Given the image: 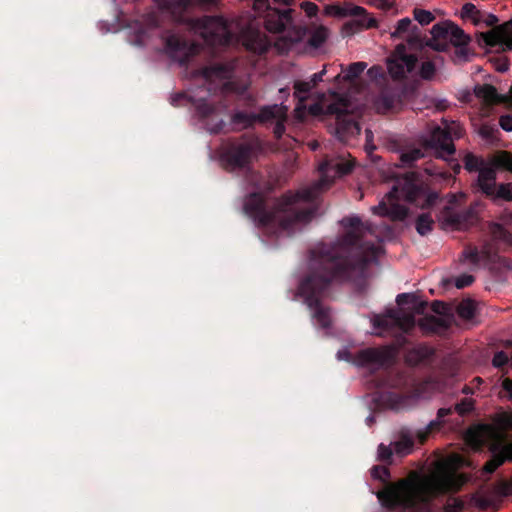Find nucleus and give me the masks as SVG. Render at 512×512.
<instances>
[{
  "mask_svg": "<svg viewBox=\"0 0 512 512\" xmlns=\"http://www.w3.org/2000/svg\"><path fill=\"white\" fill-rule=\"evenodd\" d=\"M491 235L494 240L501 241L504 243H510L512 241L511 233L505 229L501 224L493 223L491 226Z\"/></svg>",
  "mask_w": 512,
  "mask_h": 512,
  "instance_id": "obj_35",
  "label": "nucleus"
},
{
  "mask_svg": "<svg viewBox=\"0 0 512 512\" xmlns=\"http://www.w3.org/2000/svg\"><path fill=\"white\" fill-rule=\"evenodd\" d=\"M466 478L456 472H435L415 481H402L377 493L382 506L409 512H431L432 501L440 495L459 492Z\"/></svg>",
  "mask_w": 512,
  "mask_h": 512,
  "instance_id": "obj_2",
  "label": "nucleus"
},
{
  "mask_svg": "<svg viewBox=\"0 0 512 512\" xmlns=\"http://www.w3.org/2000/svg\"><path fill=\"white\" fill-rule=\"evenodd\" d=\"M434 221L429 213L420 214L416 219L415 228L416 231L421 235L425 236L430 233L433 229Z\"/></svg>",
  "mask_w": 512,
  "mask_h": 512,
  "instance_id": "obj_31",
  "label": "nucleus"
},
{
  "mask_svg": "<svg viewBox=\"0 0 512 512\" xmlns=\"http://www.w3.org/2000/svg\"><path fill=\"white\" fill-rule=\"evenodd\" d=\"M474 280H475L474 276H472L470 274H462L456 278L455 286L458 289H462V288L470 286L474 282Z\"/></svg>",
  "mask_w": 512,
  "mask_h": 512,
  "instance_id": "obj_49",
  "label": "nucleus"
},
{
  "mask_svg": "<svg viewBox=\"0 0 512 512\" xmlns=\"http://www.w3.org/2000/svg\"><path fill=\"white\" fill-rule=\"evenodd\" d=\"M414 445V440L410 437H402V439L395 443V450L399 454H407L410 452Z\"/></svg>",
  "mask_w": 512,
  "mask_h": 512,
  "instance_id": "obj_43",
  "label": "nucleus"
},
{
  "mask_svg": "<svg viewBox=\"0 0 512 512\" xmlns=\"http://www.w3.org/2000/svg\"><path fill=\"white\" fill-rule=\"evenodd\" d=\"M367 64L365 62H354L351 63L345 70L343 79L345 81H353L358 78L365 70Z\"/></svg>",
  "mask_w": 512,
  "mask_h": 512,
  "instance_id": "obj_34",
  "label": "nucleus"
},
{
  "mask_svg": "<svg viewBox=\"0 0 512 512\" xmlns=\"http://www.w3.org/2000/svg\"><path fill=\"white\" fill-rule=\"evenodd\" d=\"M463 134V127L453 123L452 126L446 128L435 126L430 131L429 135L424 138L423 148L426 151L432 150L434 157L446 161L447 166L453 171L452 174L433 162L427 163L424 167V172L432 177L434 181L443 185H449L455 181V175L460 173L461 165L458 160L453 157L456 152L453 138L459 139Z\"/></svg>",
  "mask_w": 512,
  "mask_h": 512,
  "instance_id": "obj_6",
  "label": "nucleus"
},
{
  "mask_svg": "<svg viewBox=\"0 0 512 512\" xmlns=\"http://www.w3.org/2000/svg\"><path fill=\"white\" fill-rule=\"evenodd\" d=\"M196 112L204 121L206 129L212 134L226 133L227 124L219 115L218 107L207 101H200L196 105Z\"/></svg>",
  "mask_w": 512,
  "mask_h": 512,
  "instance_id": "obj_16",
  "label": "nucleus"
},
{
  "mask_svg": "<svg viewBox=\"0 0 512 512\" xmlns=\"http://www.w3.org/2000/svg\"><path fill=\"white\" fill-rule=\"evenodd\" d=\"M492 160H493V158L490 160V165L486 166L484 160L481 157H478V156L474 155L473 153L468 152V153H466V155L464 157V168L468 172L478 171L479 174L481 173L482 170L487 169V168H494L495 171L497 169H502L501 167H496L493 164Z\"/></svg>",
  "mask_w": 512,
  "mask_h": 512,
  "instance_id": "obj_27",
  "label": "nucleus"
},
{
  "mask_svg": "<svg viewBox=\"0 0 512 512\" xmlns=\"http://www.w3.org/2000/svg\"><path fill=\"white\" fill-rule=\"evenodd\" d=\"M393 360V354L388 348H366L360 350L356 362L363 367L374 369L387 368ZM376 386L383 389L379 395L380 402L391 410H404L422 394V387L417 379L404 371L385 369L375 378Z\"/></svg>",
  "mask_w": 512,
  "mask_h": 512,
  "instance_id": "obj_4",
  "label": "nucleus"
},
{
  "mask_svg": "<svg viewBox=\"0 0 512 512\" xmlns=\"http://www.w3.org/2000/svg\"><path fill=\"white\" fill-rule=\"evenodd\" d=\"M468 44L456 45L454 47V59L466 60L468 56Z\"/></svg>",
  "mask_w": 512,
  "mask_h": 512,
  "instance_id": "obj_50",
  "label": "nucleus"
},
{
  "mask_svg": "<svg viewBox=\"0 0 512 512\" xmlns=\"http://www.w3.org/2000/svg\"><path fill=\"white\" fill-rule=\"evenodd\" d=\"M301 8L305 11L308 17H313L318 12V6L315 3L309 1L303 2L301 4Z\"/></svg>",
  "mask_w": 512,
  "mask_h": 512,
  "instance_id": "obj_51",
  "label": "nucleus"
},
{
  "mask_svg": "<svg viewBox=\"0 0 512 512\" xmlns=\"http://www.w3.org/2000/svg\"><path fill=\"white\" fill-rule=\"evenodd\" d=\"M270 107H276L277 111L274 116L268 121H275L273 128V134L276 139H280L285 133V122L287 121V107L283 105H271Z\"/></svg>",
  "mask_w": 512,
  "mask_h": 512,
  "instance_id": "obj_25",
  "label": "nucleus"
},
{
  "mask_svg": "<svg viewBox=\"0 0 512 512\" xmlns=\"http://www.w3.org/2000/svg\"><path fill=\"white\" fill-rule=\"evenodd\" d=\"M424 157L421 148H413L400 154V161L405 166H412L414 162Z\"/></svg>",
  "mask_w": 512,
  "mask_h": 512,
  "instance_id": "obj_33",
  "label": "nucleus"
},
{
  "mask_svg": "<svg viewBox=\"0 0 512 512\" xmlns=\"http://www.w3.org/2000/svg\"><path fill=\"white\" fill-rule=\"evenodd\" d=\"M493 164L512 172V154L508 151H500L493 156Z\"/></svg>",
  "mask_w": 512,
  "mask_h": 512,
  "instance_id": "obj_32",
  "label": "nucleus"
},
{
  "mask_svg": "<svg viewBox=\"0 0 512 512\" xmlns=\"http://www.w3.org/2000/svg\"><path fill=\"white\" fill-rule=\"evenodd\" d=\"M474 402L470 398H464L455 405V410L459 415H465L473 409Z\"/></svg>",
  "mask_w": 512,
  "mask_h": 512,
  "instance_id": "obj_47",
  "label": "nucleus"
},
{
  "mask_svg": "<svg viewBox=\"0 0 512 512\" xmlns=\"http://www.w3.org/2000/svg\"><path fill=\"white\" fill-rule=\"evenodd\" d=\"M497 173L494 168H487L478 175L474 186L494 203L512 202V183H496Z\"/></svg>",
  "mask_w": 512,
  "mask_h": 512,
  "instance_id": "obj_10",
  "label": "nucleus"
},
{
  "mask_svg": "<svg viewBox=\"0 0 512 512\" xmlns=\"http://www.w3.org/2000/svg\"><path fill=\"white\" fill-rule=\"evenodd\" d=\"M512 37V19L499 26V32H489L485 36V42L489 46H495L502 38Z\"/></svg>",
  "mask_w": 512,
  "mask_h": 512,
  "instance_id": "obj_29",
  "label": "nucleus"
},
{
  "mask_svg": "<svg viewBox=\"0 0 512 512\" xmlns=\"http://www.w3.org/2000/svg\"><path fill=\"white\" fill-rule=\"evenodd\" d=\"M458 315L465 319L471 320L475 316V304L471 300L462 301L457 308Z\"/></svg>",
  "mask_w": 512,
  "mask_h": 512,
  "instance_id": "obj_36",
  "label": "nucleus"
},
{
  "mask_svg": "<svg viewBox=\"0 0 512 512\" xmlns=\"http://www.w3.org/2000/svg\"><path fill=\"white\" fill-rule=\"evenodd\" d=\"M413 300H415V296L409 293H401L396 297V302L398 305L412 303Z\"/></svg>",
  "mask_w": 512,
  "mask_h": 512,
  "instance_id": "obj_55",
  "label": "nucleus"
},
{
  "mask_svg": "<svg viewBox=\"0 0 512 512\" xmlns=\"http://www.w3.org/2000/svg\"><path fill=\"white\" fill-rule=\"evenodd\" d=\"M325 185V180L322 179L295 194L287 193L278 199L272 207L268 206L263 194L251 193L244 202V212L258 227L291 229L296 224L311 221L316 208H300L298 204L313 202Z\"/></svg>",
  "mask_w": 512,
  "mask_h": 512,
  "instance_id": "obj_3",
  "label": "nucleus"
},
{
  "mask_svg": "<svg viewBox=\"0 0 512 512\" xmlns=\"http://www.w3.org/2000/svg\"><path fill=\"white\" fill-rule=\"evenodd\" d=\"M277 111L276 107H262L258 114L246 113L238 111L231 117V125L233 130H241L253 126L255 122L265 123L274 116Z\"/></svg>",
  "mask_w": 512,
  "mask_h": 512,
  "instance_id": "obj_18",
  "label": "nucleus"
},
{
  "mask_svg": "<svg viewBox=\"0 0 512 512\" xmlns=\"http://www.w3.org/2000/svg\"><path fill=\"white\" fill-rule=\"evenodd\" d=\"M393 452L389 446L380 444L378 446V460L382 462L391 463Z\"/></svg>",
  "mask_w": 512,
  "mask_h": 512,
  "instance_id": "obj_48",
  "label": "nucleus"
},
{
  "mask_svg": "<svg viewBox=\"0 0 512 512\" xmlns=\"http://www.w3.org/2000/svg\"><path fill=\"white\" fill-rule=\"evenodd\" d=\"M371 476L374 479L386 482L390 476L389 469L386 466H373L371 469Z\"/></svg>",
  "mask_w": 512,
  "mask_h": 512,
  "instance_id": "obj_45",
  "label": "nucleus"
},
{
  "mask_svg": "<svg viewBox=\"0 0 512 512\" xmlns=\"http://www.w3.org/2000/svg\"><path fill=\"white\" fill-rule=\"evenodd\" d=\"M389 204L384 200L372 207V212L379 216L389 217L393 221H402L408 216V208L398 203L405 200L426 209L432 207L439 198L437 192H428L419 172L409 171L395 179L392 189L386 195Z\"/></svg>",
  "mask_w": 512,
  "mask_h": 512,
  "instance_id": "obj_5",
  "label": "nucleus"
},
{
  "mask_svg": "<svg viewBox=\"0 0 512 512\" xmlns=\"http://www.w3.org/2000/svg\"><path fill=\"white\" fill-rule=\"evenodd\" d=\"M411 25H412V21L410 20V18L405 17V18L400 19L397 22V26H396L395 30L392 32L391 36L393 38H400L404 33H406L409 30Z\"/></svg>",
  "mask_w": 512,
  "mask_h": 512,
  "instance_id": "obj_42",
  "label": "nucleus"
},
{
  "mask_svg": "<svg viewBox=\"0 0 512 512\" xmlns=\"http://www.w3.org/2000/svg\"><path fill=\"white\" fill-rule=\"evenodd\" d=\"M260 150L261 144L257 138L242 136L227 143L221 159L227 169H247Z\"/></svg>",
  "mask_w": 512,
  "mask_h": 512,
  "instance_id": "obj_9",
  "label": "nucleus"
},
{
  "mask_svg": "<svg viewBox=\"0 0 512 512\" xmlns=\"http://www.w3.org/2000/svg\"><path fill=\"white\" fill-rule=\"evenodd\" d=\"M431 308H432L433 312H435L437 314H441L442 313L441 309L444 308V304H443V302H440V301H434L432 303Z\"/></svg>",
  "mask_w": 512,
  "mask_h": 512,
  "instance_id": "obj_59",
  "label": "nucleus"
},
{
  "mask_svg": "<svg viewBox=\"0 0 512 512\" xmlns=\"http://www.w3.org/2000/svg\"><path fill=\"white\" fill-rule=\"evenodd\" d=\"M336 173L339 176H344L352 172L354 164L351 161H338L334 164Z\"/></svg>",
  "mask_w": 512,
  "mask_h": 512,
  "instance_id": "obj_46",
  "label": "nucleus"
},
{
  "mask_svg": "<svg viewBox=\"0 0 512 512\" xmlns=\"http://www.w3.org/2000/svg\"><path fill=\"white\" fill-rule=\"evenodd\" d=\"M508 363L512 365V352L511 355L509 356L506 352L499 351L494 355L492 359L493 366L497 368L503 367Z\"/></svg>",
  "mask_w": 512,
  "mask_h": 512,
  "instance_id": "obj_44",
  "label": "nucleus"
},
{
  "mask_svg": "<svg viewBox=\"0 0 512 512\" xmlns=\"http://www.w3.org/2000/svg\"><path fill=\"white\" fill-rule=\"evenodd\" d=\"M162 7L171 12H183L186 11L193 4L202 6H215L218 0H161Z\"/></svg>",
  "mask_w": 512,
  "mask_h": 512,
  "instance_id": "obj_24",
  "label": "nucleus"
},
{
  "mask_svg": "<svg viewBox=\"0 0 512 512\" xmlns=\"http://www.w3.org/2000/svg\"><path fill=\"white\" fill-rule=\"evenodd\" d=\"M235 65L233 62L217 63L210 66H205L199 70L200 75L206 81H213L216 79L226 80L223 84V89L226 91L235 92L240 96L245 95L247 87L237 85L230 79L233 76Z\"/></svg>",
  "mask_w": 512,
  "mask_h": 512,
  "instance_id": "obj_13",
  "label": "nucleus"
},
{
  "mask_svg": "<svg viewBox=\"0 0 512 512\" xmlns=\"http://www.w3.org/2000/svg\"><path fill=\"white\" fill-rule=\"evenodd\" d=\"M327 113L336 117V131L341 137L360 134L359 123L351 113V103L345 97H339L327 106Z\"/></svg>",
  "mask_w": 512,
  "mask_h": 512,
  "instance_id": "obj_11",
  "label": "nucleus"
},
{
  "mask_svg": "<svg viewBox=\"0 0 512 512\" xmlns=\"http://www.w3.org/2000/svg\"><path fill=\"white\" fill-rule=\"evenodd\" d=\"M496 257L491 242L486 241L480 250L476 246L467 245L461 252L459 261L474 268H479L481 265L492 263Z\"/></svg>",
  "mask_w": 512,
  "mask_h": 512,
  "instance_id": "obj_15",
  "label": "nucleus"
},
{
  "mask_svg": "<svg viewBox=\"0 0 512 512\" xmlns=\"http://www.w3.org/2000/svg\"><path fill=\"white\" fill-rule=\"evenodd\" d=\"M416 324H418L421 331L426 334L442 333L450 327L449 321L434 315H426L416 322L413 313L406 312L402 309L399 311L389 310L387 314L377 315L373 320L375 328L387 330L392 325H395L405 333H409Z\"/></svg>",
  "mask_w": 512,
  "mask_h": 512,
  "instance_id": "obj_8",
  "label": "nucleus"
},
{
  "mask_svg": "<svg viewBox=\"0 0 512 512\" xmlns=\"http://www.w3.org/2000/svg\"><path fill=\"white\" fill-rule=\"evenodd\" d=\"M165 47L171 56L177 58L181 64L189 62L195 49L192 44L175 34L167 36L165 40Z\"/></svg>",
  "mask_w": 512,
  "mask_h": 512,
  "instance_id": "obj_20",
  "label": "nucleus"
},
{
  "mask_svg": "<svg viewBox=\"0 0 512 512\" xmlns=\"http://www.w3.org/2000/svg\"><path fill=\"white\" fill-rule=\"evenodd\" d=\"M413 303V306H412V312L414 315L417 314V315H421L424 313L426 307H427V302L426 301H418L417 298L415 297V300L412 301Z\"/></svg>",
  "mask_w": 512,
  "mask_h": 512,
  "instance_id": "obj_53",
  "label": "nucleus"
},
{
  "mask_svg": "<svg viewBox=\"0 0 512 512\" xmlns=\"http://www.w3.org/2000/svg\"><path fill=\"white\" fill-rule=\"evenodd\" d=\"M294 24L298 27H302V28L306 29V34L301 39V41L306 36H309L308 44L314 48H319L320 46H322L328 37V29L324 26L317 27L311 31L306 26L298 25L295 21H294ZM299 42H300V40H299ZM296 43H298V41Z\"/></svg>",
  "mask_w": 512,
  "mask_h": 512,
  "instance_id": "obj_26",
  "label": "nucleus"
},
{
  "mask_svg": "<svg viewBox=\"0 0 512 512\" xmlns=\"http://www.w3.org/2000/svg\"><path fill=\"white\" fill-rule=\"evenodd\" d=\"M470 41V38L464 33V31L455 25L453 22L451 23L450 27V33H449V47L456 46V45H462V44H468Z\"/></svg>",
  "mask_w": 512,
  "mask_h": 512,
  "instance_id": "obj_30",
  "label": "nucleus"
},
{
  "mask_svg": "<svg viewBox=\"0 0 512 512\" xmlns=\"http://www.w3.org/2000/svg\"><path fill=\"white\" fill-rule=\"evenodd\" d=\"M444 222L457 230H467L477 222V215L472 209L455 211L450 207H445L443 211Z\"/></svg>",
  "mask_w": 512,
  "mask_h": 512,
  "instance_id": "obj_19",
  "label": "nucleus"
},
{
  "mask_svg": "<svg viewBox=\"0 0 512 512\" xmlns=\"http://www.w3.org/2000/svg\"><path fill=\"white\" fill-rule=\"evenodd\" d=\"M398 102V97L389 91H383L376 99L375 106L379 113H387L394 109Z\"/></svg>",
  "mask_w": 512,
  "mask_h": 512,
  "instance_id": "obj_28",
  "label": "nucleus"
},
{
  "mask_svg": "<svg viewBox=\"0 0 512 512\" xmlns=\"http://www.w3.org/2000/svg\"><path fill=\"white\" fill-rule=\"evenodd\" d=\"M464 509V502L460 498L450 497L443 506L444 512H461Z\"/></svg>",
  "mask_w": 512,
  "mask_h": 512,
  "instance_id": "obj_41",
  "label": "nucleus"
},
{
  "mask_svg": "<svg viewBox=\"0 0 512 512\" xmlns=\"http://www.w3.org/2000/svg\"><path fill=\"white\" fill-rule=\"evenodd\" d=\"M474 500L476 505L483 510L488 509L493 504L492 499L487 496H476Z\"/></svg>",
  "mask_w": 512,
  "mask_h": 512,
  "instance_id": "obj_52",
  "label": "nucleus"
},
{
  "mask_svg": "<svg viewBox=\"0 0 512 512\" xmlns=\"http://www.w3.org/2000/svg\"><path fill=\"white\" fill-rule=\"evenodd\" d=\"M436 73L435 64L432 61H425L421 64L419 75L424 80H431Z\"/></svg>",
  "mask_w": 512,
  "mask_h": 512,
  "instance_id": "obj_40",
  "label": "nucleus"
},
{
  "mask_svg": "<svg viewBox=\"0 0 512 512\" xmlns=\"http://www.w3.org/2000/svg\"><path fill=\"white\" fill-rule=\"evenodd\" d=\"M334 14L339 17L354 16L353 19L343 25V32L346 35H353L363 29L377 27V20L371 17L365 8L357 5L348 4L346 6H334Z\"/></svg>",
  "mask_w": 512,
  "mask_h": 512,
  "instance_id": "obj_12",
  "label": "nucleus"
},
{
  "mask_svg": "<svg viewBox=\"0 0 512 512\" xmlns=\"http://www.w3.org/2000/svg\"><path fill=\"white\" fill-rule=\"evenodd\" d=\"M499 491H500L501 495H503V496H508V495L512 494V482L502 481L499 484Z\"/></svg>",
  "mask_w": 512,
  "mask_h": 512,
  "instance_id": "obj_56",
  "label": "nucleus"
},
{
  "mask_svg": "<svg viewBox=\"0 0 512 512\" xmlns=\"http://www.w3.org/2000/svg\"><path fill=\"white\" fill-rule=\"evenodd\" d=\"M474 93L477 98L483 99L488 105L504 104L506 106L512 105V93L510 95L499 94L497 89L490 84L477 85L474 88Z\"/></svg>",
  "mask_w": 512,
  "mask_h": 512,
  "instance_id": "obj_21",
  "label": "nucleus"
},
{
  "mask_svg": "<svg viewBox=\"0 0 512 512\" xmlns=\"http://www.w3.org/2000/svg\"><path fill=\"white\" fill-rule=\"evenodd\" d=\"M502 388L508 393L509 397L512 398V379L505 378L502 381Z\"/></svg>",
  "mask_w": 512,
  "mask_h": 512,
  "instance_id": "obj_58",
  "label": "nucleus"
},
{
  "mask_svg": "<svg viewBox=\"0 0 512 512\" xmlns=\"http://www.w3.org/2000/svg\"><path fill=\"white\" fill-rule=\"evenodd\" d=\"M489 450L492 456L483 466V474H492L506 461H512V442L504 443L503 440L497 439L490 445Z\"/></svg>",
  "mask_w": 512,
  "mask_h": 512,
  "instance_id": "obj_17",
  "label": "nucleus"
},
{
  "mask_svg": "<svg viewBox=\"0 0 512 512\" xmlns=\"http://www.w3.org/2000/svg\"><path fill=\"white\" fill-rule=\"evenodd\" d=\"M326 74V68L324 67L320 72L314 73L311 76L310 82L315 87L318 83L323 81V76Z\"/></svg>",
  "mask_w": 512,
  "mask_h": 512,
  "instance_id": "obj_57",
  "label": "nucleus"
},
{
  "mask_svg": "<svg viewBox=\"0 0 512 512\" xmlns=\"http://www.w3.org/2000/svg\"><path fill=\"white\" fill-rule=\"evenodd\" d=\"M347 231L336 242L321 243L309 251L308 271L299 283L298 292L312 311L321 328L331 325L330 310L323 305L334 280H364L371 263L377 261L380 246L366 240L376 236V228L358 216L340 221Z\"/></svg>",
  "mask_w": 512,
  "mask_h": 512,
  "instance_id": "obj_1",
  "label": "nucleus"
},
{
  "mask_svg": "<svg viewBox=\"0 0 512 512\" xmlns=\"http://www.w3.org/2000/svg\"><path fill=\"white\" fill-rule=\"evenodd\" d=\"M413 16L422 26L430 24L435 19V16L430 11L419 8L414 9Z\"/></svg>",
  "mask_w": 512,
  "mask_h": 512,
  "instance_id": "obj_37",
  "label": "nucleus"
},
{
  "mask_svg": "<svg viewBox=\"0 0 512 512\" xmlns=\"http://www.w3.org/2000/svg\"><path fill=\"white\" fill-rule=\"evenodd\" d=\"M461 17L472 19L474 22L480 21V11L473 3H465L461 9Z\"/></svg>",
  "mask_w": 512,
  "mask_h": 512,
  "instance_id": "obj_38",
  "label": "nucleus"
},
{
  "mask_svg": "<svg viewBox=\"0 0 512 512\" xmlns=\"http://www.w3.org/2000/svg\"><path fill=\"white\" fill-rule=\"evenodd\" d=\"M314 88L312 83L310 81H296L294 83V94L301 100L306 99V95L311 91V89Z\"/></svg>",
  "mask_w": 512,
  "mask_h": 512,
  "instance_id": "obj_39",
  "label": "nucleus"
},
{
  "mask_svg": "<svg viewBox=\"0 0 512 512\" xmlns=\"http://www.w3.org/2000/svg\"><path fill=\"white\" fill-rule=\"evenodd\" d=\"M209 20L216 21L218 23V25L221 27L222 31L226 32L224 24H223V20L221 18H218V17L217 18H209Z\"/></svg>",
  "mask_w": 512,
  "mask_h": 512,
  "instance_id": "obj_62",
  "label": "nucleus"
},
{
  "mask_svg": "<svg viewBox=\"0 0 512 512\" xmlns=\"http://www.w3.org/2000/svg\"><path fill=\"white\" fill-rule=\"evenodd\" d=\"M417 62L416 55L408 54L406 46L398 44L392 56L387 60L388 72L394 80H403L415 69Z\"/></svg>",
  "mask_w": 512,
  "mask_h": 512,
  "instance_id": "obj_14",
  "label": "nucleus"
},
{
  "mask_svg": "<svg viewBox=\"0 0 512 512\" xmlns=\"http://www.w3.org/2000/svg\"><path fill=\"white\" fill-rule=\"evenodd\" d=\"M499 125L503 130H505L507 132H511L512 131V115L501 116L499 119Z\"/></svg>",
  "mask_w": 512,
  "mask_h": 512,
  "instance_id": "obj_54",
  "label": "nucleus"
},
{
  "mask_svg": "<svg viewBox=\"0 0 512 512\" xmlns=\"http://www.w3.org/2000/svg\"><path fill=\"white\" fill-rule=\"evenodd\" d=\"M508 68H509V64L506 60L499 62L498 65L496 66V70L499 72H505L508 70Z\"/></svg>",
  "mask_w": 512,
  "mask_h": 512,
  "instance_id": "obj_60",
  "label": "nucleus"
},
{
  "mask_svg": "<svg viewBox=\"0 0 512 512\" xmlns=\"http://www.w3.org/2000/svg\"><path fill=\"white\" fill-rule=\"evenodd\" d=\"M378 6L381 9L388 10L392 7V3L389 0H379Z\"/></svg>",
  "mask_w": 512,
  "mask_h": 512,
  "instance_id": "obj_61",
  "label": "nucleus"
},
{
  "mask_svg": "<svg viewBox=\"0 0 512 512\" xmlns=\"http://www.w3.org/2000/svg\"><path fill=\"white\" fill-rule=\"evenodd\" d=\"M253 9L258 14L265 13L264 27L270 33L282 34V40L288 48L301 40L306 34V29L294 24L293 15L296 13L294 9L272 8L269 0H255Z\"/></svg>",
  "mask_w": 512,
  "mask_h": 512,
  "instance_id": "obj_7",
  "label": "nucleus"
},
{
  "mask_svg": "<svg viewBox=\"0 0 512 512\" xmlns=\"http://www.w3.org/2000/svg\"><path fill=\"white\" fill-rule=\"evenodd\" d=\"M375 422V417L373 415H370L366 418V423L368 426H372V424Z\"/></svg>",
  "mask_w": 512,
  "mask_h": 512,
  "instance_id": "obj_64",
  "label": "nucleus"
},
{
  "mask_svg": "<svg viewBox=\"0 0 512 512\" xmlns=\"http://www.w3.org/2000/svg\"><path fill=\"white\" fill-rule=\"evenodd\" d=\"M451 21L435 24L431 29L432 38L428 45L437 51H446L449 48V33Z\"/></svg>",
  "mask_w": 512,
  "mask_h": 512,
  "instance_id": "obj_22",
  "label": "nucleus"
},
{
  "mask_svg": "<svg viewBox=\"0 0 512 512\" xmlns=\"http://www.w3.org/2000/svg\"><path fill=\"white\" fill-rule=\"evenodd\" d=\"M452 411L453 409L451 407L440 408L437 412V418L435 420L430 421L425 429L417 430L415 436L418 439L419 443H425L432 432L438 431L444 423L443 418H445L448 415H451Z\"/></svg>",
  "mask_w": 512,
  "mask_h": 512,
  "instance_id": "obj_23",
  "label": "nucleus"
},
{
  "mask_svg": "<svg viewBox=\"0 0 512 512\" xmlns=\"http://www.w3.org/2000/svg\"><path fill=\"white\" fill-rule=\"evenodd\" d=\"M462 393L465 394V395H468V394H473V389L468 386V385H465L463 388H462Z\"/></svg>",
  "mask_w": 512,
  "mask_h": 512,
  "instance_id": "obj_63",
  "label": "nucleus"
}]
</instances>
